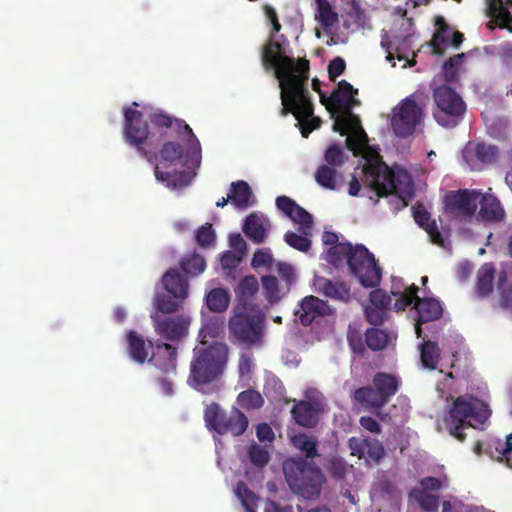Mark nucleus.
Masks as SVG:
<instances>
[{
    "label": "nucleus",
    "mask_w": 512,
    "mask_h": 512,
    "mask_svg": "<svg viewBox=\"0 0 512 512\" xmlns=\"http://www.w3.org/2000/svg\"><path fill=\"white\" fill-rule=\"evenodd\" d=\"M228 358L229 347L223 342L195 347L188 376L190 386L202 390L203 386L219 381L227 367Z\"/></svg>",
    "instance_id": "nucleus-2"
},
{
    "label": "nucleus",
    "mask_w": 512,
    "mask_h": 512,
    "mask_svg": "<svg viewBox=\"0 0 512 512\" xmlns=\"http://www.w3.org/2000/svg\"><path fill=\"white\" fill-rule=\"evenodd\" d=\"M435 25L437 26V30L433 35L431 40V45L433 48V53L435 55H443L444 49L443 45L448 43V37L450 34V27L446 23L444 17L437 16L435 19Z\"/></svg>",
    "instance_id": "nucleus-37"
},
{
    "label": "nucleus",
    "mask_w": 512,
    "mask_h": 512,
    "mask_svg": "<svg viewBox=\"0 0 512 512\" xmlns=\"http://www.w3.org/2000/svg\"><path fill=\"white\" fill-rule=\"evenodd\" d=\"M508 11L509 10L503 5L502 0H490L488 14L495 19L496 23L499 20L504 21L505 17H508Z\"/></svg>",
    "instance_id": "nucleus-60"
},
{
    "label": "nucleus",
    "mask_w": 512,
    "mask_h": 512,
    "mask_svg": "<svg viewBox=\"0 0 512 512\" xmlns=\"http://www.w3.org/2000/svg\"><path fill=\"white\" fill-rule=\"evenodd\" d=\"M124 120L123 135L125 141L146 156L147 152L144 151L143 144L148 139L150 130L148 123L144 120L143 113L132 108H124Z\"/></svg>",
    "instance_id": "nucleus-16"
},
{
    "label": "nucleus",
    "mask_w": 512,
    "mask_h": 512,
    "mask_svg": "<svg viewBox=\"0 0 512 512\" xmlns=\"http://www.w3.org/2000/svg\"><path fill=\"white\" fill-rule=\"evenodd\" d=\"M417 311V319L415 325V332L418 338L422 336V323H428L438 320L443 313L441 303L434 298H417L413 306Z\"/></svg>",
    "instance_id": "nucleus-21"
},
{
    "label": "nucleus",
    "mask_w": 512,
    "mask_h": 512,
    "mask_svg": "<svg viewBox=\"0 0 512 512\" xmlns=\"http://www.w3.org/2000/svg\"><path fill=\"white\" fill-rule=\"evenodd\" d=\"M256 436L260 442H272L275 434L267 423H260L256 427Z\"/></svg>",
    "instance_id": "nucleus-64"
},
{
    "label": "nucleus",
    "mask_w": 512,
    "mask_h": 512,
    "mask_svg": "<svg viewBox=\"0 0 512 512\" xmlns=\"http://www.w3.org/2000/svg\"><path fill=\"white\" fill-rule=\"evenodd\" d=\"M354 250L355 246L349 242L334 245L327 250L325 260L335 267L342 265L344 260L348 264V258L354 253Z\"/></svg>",
    "instance_id": "nucleus-36"
},
{
    "label": "nucleus",
    "mask_w": 512,
    "mask_h": 512,
    "mask_svg": "<svg viewBox=\"0 0 512 512\" xmlns=\"http://www.w3.org/2000/svg\"><path fill=\"white\" fill-rule=\"evenodd\" d=\"M151 123L158 128H170L175 121L163 111H156L150 114Z\"/></svg>",
    "instance_id": "nucleus-61"
},
{
    "label": "nucleus",
    "mask_w": 512,
    "mask_h": 512,
    "mask_svg": "<svg viewBox=\"0 0 512 512\" xmlns=\"http://www.w3.org/2000/svg\"><path fill=\"white\" fill-rule=\"evenodd\" d=\"M317 4L318 18L324 27H330L338 22V15L333 11L328 0H315Z\"/></svg>",
    "instance_id": "nucleus-48"
},
{
    "label": "nucleus",
    "mask_w": 512,
    "mask_h": 512,
    "mask_svg": "<svg viewBox=\"0 0 512 512\" xmlns=\"http://www.w3.org/2000/svg\"><path fill=\"white\" fill-rule=\"evenodd\" d=\"M177 134L187 144L186 157L193 163L201 162V145L192 128L182 119L175 120Z\"/></svg>",
    "instance_id": "nucleus-28"
},
{
    "label": "nucleus",
    "mask_w": 512,
    "mask_h": 512,
    "mask_svg": "<svg viewBox=\"0 0 512 512\" xmlns=\"http://www.w3.org/2000/svg\"><path fill=\"white\" fill-rule=\"evenodd\" d=\"M160 159L161 163H167L169 166L182 163L187 168V170L182 171H162L160 165L155 166L154 174L156 179L170 188L188 186L195 175L194 170L200 166V163L188 161L186 151L183 150L179 143L173 141L164 143L160 150Z\"/></svg>",
    "instance_id": "nucleus-7"
},
{
    "label": "nucleus",
    "mask_w": 512,
    "mask_h": 512,
    "mask_svg": "<svg viewBox=\"0 0 512 512\" xmlns=\"http://www.w3.org/2000/svg\"><path fill=\"white\" fill-rule=\"evenodd\" d=\"M314 286L318 293L332 300L348 303L351 300L350 286L344 281H332L325 277H316Z\"/></svg>",
    "instance_id": "nucleus-23"
},
{
    "label": "nucleus",
    "mask_w": 512,
    "mask_h": 512,
    "mask_svg": "<svg viewBox=\"0 0 512 512\" xmlns=\"http://www.w3.org/2000/svg\"><path fill=\"white\" fill-rule=\"evenodd\" d=\"M356 122L347 120L341 122L340 126L333 124V130L339 132L342 136L348 135L345 140L346 147L356 153L360 149L364 148L368 144V136L361 126V121L356 115Z\"/></svg>",
    "instance_id": "nucleus-19"
},
{
    "label": "nucleus",
    "mask_w": 512,
    "mask_h": 512,
    "mask_svg": "<svg viewBox=\"0 0 512 512\" xmlns=\"http://www.w3.org/2000/svg\"><path fill=\"white\" fill-rule=\"evenodd\" d=\"M276 272L283 283V288L289 291L291 285L296 280L293 266L286 262H277Z\"/></svg>",
    "instance_id": "nucleus-54"
},
{
    "label": "nucleus",
    "mask_w": 512,
    "mask_h": 512,
    "mask_svg": "<svg viewBox=\"0 0 512 512\" xmlns=\"http://www.w3.org/2000/svg\"><path fill=\"white\" fill-rule=\"evenodd\" d=\"M400 386L398 377L377 372L372 379V386H363L354 390L352 400L365 409H381L389 403Z\"/></svg>",
    "instance_id": "nucleus-8"
},
{
    "label": "nucleus",
    "mask_w": 512,
    "mask_h": 512,
    "mask_svg": "<svg viewBox=\"0 0 512 512\" xmlns=\"http://www.w3.org/2000/svg\"><path fill=\"white\" fill-rule=\"evenodd\" d=\"M206 427L220 435L230 433L233 436H241L248 428L247 416L238 408H232L227 414L219 404L211 403L204 410Z\"/></svg>",
    "instance_id": "nucleus-11"
},
{
    "label": "nucleus",
    "mask_w": 512,
    "mask_h": 512,
    "mask_svg": "<svg viewBox=\"0 0 512 512\" xmlns=\"http://www.w3.org/2000/svg\"><path fill=\"white\" fill-rule=\"evenodd\" d=\"M363 183L376 192L378 197L396 194L400 198L413 195V182L404 169L392 170L384 162H369L363 169Z\"/></svg>",
    "instance_id": "nucleus-4"
},
{
    "label": "nucleus",
    "mask_w": 512,
    "mask_h": 512,
    "mask_svg": "<svg viewBox=\"0 0 512 512\" xmlns=\"http://www.w3.org/2000/svg\"><path fill=\"white\" fill-rule=\"evenodd\" d=\"M440 354V348L438 344L434 341H425L420 346L421 363L427 369L434 370L437 368L440 359Z\"/></svg>",
    "instance_id": "nucleus-38"
},
{
    "label": "nucleus",
    "mask_w": 512,
    "mask_h": 512,
    "mask_svg": "<svg viewBox=\"0 0 512 512\" xmlns=\"http://www.w3.org/2000/svg\"><path fill=\"white\" fill-rule=\"evenodd\" d=\"M495 269L492 264H485L477 275L476 293L479 297H487L493 291Z\"/></svg>",
    "instance_id": "nucleus-34"
},
{
    "label": "nucleus",
    "mask_w": 512,
    "mask_h": 512,
    "mask_svg": "<svg viewBox=\"0 0 512 512\" xmlns=\"http://www.w3.org/2000/svg\"><path fill=\"white\" fill-rule=\"evenodd\" d=\"M248 456L251 463L259 468H263L270 460L269 452L262 446L254 443L249 447Z\"/></svg>",
    "instance_id": "nucleus-52"
},
{
    "label": "nucleus",
    "mask_w": 512,
    "mask_h": 512,
    "mask_svg": "<svg viewBox=\"0 0 512 512\" xmlns=\"http://www.w3.org/2000/svg\"><path fill=\"white\" fill-rule=\"evenodd\" d=\"M315 181L325 189L336 190L342 182V175L336 168L328 165H321L315 172Z\"/></svg>",
    "instance_id": "nucleus-33"
},
{
    "label": "nucleus",
    "mask_w": 512,
    "mask_h": 512,
    "mask_svg": "<svg viewBox=\"0 0 512 512\" xmlns=\"http://www.w3.org/2000/svg\"><path fill=\"white\" fill-rule=\"evenodd\" d=\"M409 496L413 498L425 512H436L439 508L438 495L429 494L420 488H413Z\"/></svg>",
    "instance_id": "nucleus-41"
},
{
    "label": "nucleus",
    "mask_w": 512,
    "mask_h": 512,
    "mask_svg": "<svg viewBox=\"0 0 512 512\" xmlns=\"http://www.w3.org/2000/svg\"><path fill=\"white\" fill-rule=\"evenodd\" d=\"M334 313V309L328 302L310 295L304 297L299 303V309L296 310L295 315L298 316L300 323L303 326H309L312 322L323 316H329Z\"/></svg>",
    "instance_id": "nucleus-17"
},
{
    "label": "nucleus",
    "mask_w": 512,
    "mask_h": 512,
    "mask_svg": "<svg viewBox=\"0 0 512 512\" xmlns=\"http://www.w3.org/2000/svg\"><path fill=\"white\" fill-rule=\"evenodd\" d=\"M269 228V220L256 213L248 215L243 223L244 234L255 244H261L266 240Z\"/></svg>",
    "instance_id": "nucleus-27"
},
{
    "label": "nucleus",
    "mask_w": 512,
    "mask_h": 512,
    "mask_svg": "<svg viewBox=\"0 0 512 512\" xmlns=\"http://www.w3.org/2000/svg\"><path fill=\"white\" fill-rule=\"evenodd\" d=\"M436 109L433 112L437 123L446 128L455 127L463 118L466 104L451 87L441 85L433 91Z\"/></svg>",
    "instance_id": "nucleus-9"
},
{
    "label": "nucleus",
    "mask_w": 512,
    "mask_h": 512,
    "mask_svg": "<svg viewBox=\"0 0 512 512\" xmlns=\"http://www.w3.org/2000/svg\"><path fill=\"white\" fill-rule=\"evenodd\" d=\"M387 314L388 311L372 305L366 306L365 308L366 320L374 326L382 325L387 318Z\"/></svg>",
    "instance_id": "nucleus-59"
},
{
    "label": "nucleus",
    "mask_w": 512,
    "mask_h": 512,
    "mask_svg": "<svg viewBox=\"0 0 512 512\" xmlns=\"http://www.w3.org/2000/svg\"><path fill=\"white\" fill-rule=\"evenodd\" d=\"M323 411L320 401L301 400L294 404L291 415L295 422L305 428H314L319 422V415Z\"/></svg>",
    "instance_id": "nucleus-20"
},
{
    "label": "nucleus",
    "mask_w": 512,
    "mask_h": 512,
    "mask_svg": "<svg viewBox=\"0 0 512 512\" xmlns=\"http://www.w3.org/2000/svg\"><path fill=\"white\" fill-rule=\"evenodd\" d=\"M263 292L270 303H275L281 298V288L276 276L266 275L261 278Z\"/></svg>",
    "instance_id": "nucleus-47"
},
{
    "label": "nucleus",
    "mask_w": 512,
    "mask_h": 512,
    "mask_svg": "<svg viewBox=\"0 0 512 512\" xmlns=\"http://www.w3.org/2000/svg\"><path fill=\"white\" fill-rule=\"evenodd\" d=\"M259 290V283L254 275L245 276L241 279L235 292L237 295V303H252V298Z\"/></svg>",
    "instance_id": "nucleus-39"
},
{
    "label": "nucleus",
    "mask_w": 512,
    "mask_h": 512,
    "mask_svg": "<svg viewBox=\"0 0 512 512\" xmlns=\"http://www.w3.org/2000/svg\"><path fill=\"white\" fill-rule=\"evenodd\" d=\"M384 456L383 445L375 439H365L363 447V457L379 462Z\"/></svg>",
    "instance_id": "nucleus-55"
},
{
    "label": "nucleus",
    "mask_w": 512,
    "mask_h": 512,
    "mask_svg": "<svg viewBox=\"0 0 512 512\" xmlns=\"http://www.w3.org/2000/svg\"><path fill=\"white\" fill-rule=\"evenodd\" d=\"M479 197L480 191L476 189L449 191L443 199L445 212L459 220L471 219L477 211Z\"/></svg>",
    "instance_id": "nucleus-14"
},
{
    "label": "nucleus",
    "mask_w": 512,
    "mask_h": 512,
    "mask_svg": "<svg viewBox=\"0 0 512 512\" xmlns=\"http://www.w3.org/2000/svg\"><path fill=\"white\" fill-rule=\"evenodd\" d=\"M284 241L292 248L300 252H308L311 248V241L305 235H298L292 231L284 234Z\"/></svg>",
    "instance_id": "nucleus-53"
},
{
    "label": "nucleus",
    "mask_w": 512,
    "mask_h": 512,
    "mask_svg": "<svg viewBox=\"0 0 512 512\" xmlns=\"http://www.w3.org/2000/svg\"><path fill=\"white\" fill-rule=\"evenodd\" d=\"M370 305L377 308L389 310L391 305V297L382 289H375L369 295Z\"/></svg>",
    "instance_id": "nucleus-57"
},
{
    "label": "nucleus",
    "mask_w": 512,
    "mask_h": 512,
    "mask_svg": "<svg viewBox=\"0 0 512 512\" xmlns=\"http://www.w3.org/2000/svg\"><path fill=\"white\" fill-rule=\"evenodd\" d=\"M348 269L366 288L377 287L382 279V269L374 255L364 246L356 245L348 258Z\"/></svg>",
    "instance_id": "nucleus-12"
},
{
    "label": "nucleus",
    "mask_w": 512,
    "mask_h": 512,
    "mask_svg": "<svg viewBox=\"0 0 512 512\" xmlns=\"http://www.w3.org/2000/svg\"><path fill=\"white\" fill-rule=\"evenodd\" d=\"M235 494L246 512H256L258 497L248 488L246 483L239 481L235 488Z\"/></svg>",
    "instance_id": "nucleus-46"
},
{
    "label": "nucleus",
    "mask_w": 512,
    "mask_h": 512,
    "mask_svg": "<svg viewBox=\"0 0 512 512\" xmlns=\"http://www.w3.org/2000/svg\"><path fill=\"white\" fill-rule=\"evenodd\" d=\"M196 242L199 246L207 247L213 245L216 239L215 231L212 224L205 223L200 226L196 231Z\"/></svg>",
    "instance_id": "nucleus-56"
},
{
    "label": "nucleus",
    "mask_w": 512,
    "mask_h": 512,
    "mask_svg": "<svg viewBox=\"0 0 512 512\" xmlns=\"http://www.w3.org/2000/svg\"><path fill=\"white\" fill-rule=\"evenodd\" d=\"M490 414L488 405L479 398L459 396L444 416V424L451 436L463 442L466 439L463 430L482 425L490 417Z\"/></svg>",
    "instance_id": "nucleus-5"
},
{
    "label": "nucleus",
    "mask_w": 512,
    "mask_h": 512,
    "mask_svg": "<svg viewBox=\"0 0 512 512\" xmlns=\"http://www.w3.org/2000/svg\"><path fill=\"white\" fill-rule=\"evenodd\" d=\"M264 398L261 393L254 389H247L237 396V403L245 410L260 409L264 405Z\"/></svg>",
    "instance_id": "nucleus-43"
},
{
    "label": "nucleus",
    "mask_w": 512,
    "mask_h": 512,
    "mask_svg": "<svg viewBox=\"0 0 512 512\" xmlns=\"http://www.w3.org/2000/svg\"><path fill=\"white\" fill-rule=\"evenodd\" d=\"M414 36V32H408L407 34L401 36V35H394L393 41L389 39L388 32L383 30L381 33V46L388 52L387 60L392 61L394 59V56L390 52V49L392 48L393 44L395 45V51L398 54V59H403V56L401 55L402 51H405L407 48L411 46V40Z\"/></svg>",
    "instance_id": "nucleus-31"
},
{
    "label": "nucleus",
    "mask_w": 512,
    "mask_h": 512,
    "mask_svg": "<svg viewBox=\"0 0 512 512\" xmlns=\"http://www.w3.org/2000/svg\"><path fill=\"white\" fill-rule=\"evenodd\" d=\"M156 333L167 341H178L188 333L189 319L183 316H172L156 319L152 316Z\"/></svg>",
    "instance_id": "nucleus-18"
},
{
    "label": "nucleus",
    "mask_w": 512,
    "mask_h": 512,
    "mask_svg": "<svg viewBox=\"0 0 512 512\" xmlns=\"http://www.w3.org/2000/svg\"><path fill=\"white\" fill-rule=\"evenodd\" d=\"M180 267L187 275L197 276L205 270L206 261L199 254L192 253L181 259Z\"/></svg>",
    "instance_id": "nucleus-42"
},
{
    "label": "nucleus",
    "mask_w": 512,
    "mask_h": 512,
    "mask_svg": "<svg viewBox=\"0 0 512 512\" xmlns=\"http://www.w3.org/2000/svg\"><path fill=\"white\" fill-rule=\"evenodd\" d=\"M323 466L334 480L342 481L345 479L348 470V464L339 454L334 453L327 456Z\"/></svg>",
    "instance_id": "nucleus-35"
},
{
    "label": "nucleus",
    "mask_w": 512,
    "mask_h": 512,
    "mask_svg": "<svg viewBox=\"0 0 512 512\" xmlns=\"http://www.w3.org/2000/svg\"><path fill=\"white\" fill-rule=\"evenodd\" d=\"M283 473L290 489L305 499H317L326 483L322 470L301 457L285 460Z\"/></svg>",
    "instance_id": "nucleus-6"
},
{
    "label": "nucleus",
    "mask_w": 512,
    "mask_h": 512,
    "mask_svg": "<svg viewBox=\"0 0 512 512\" xmlns=\"http://www.w3.org/2000/svg\"><path fill=\"white\" fill-rule=\"evenodd\" d=\"M275 203L277 208L288 217L292 216L294 209L298 205L293 199L285 195L278 196Z\"/></svg>",
    "instance_id": "nucleus-63"
},
{
    "label": "nucleus",
    "mask_w": 512,
    "mask_h": 512,
    "mask_svg": "<svg viewBox=\"0 0 512 512\" xmlns=\"http://www.w3.org/2000/svg\"><path fill=\"white\" fill-rule=\"evenodd\" d=\"M161 282L169 295L157 293L154 298V306L163 314L174 313L188 297L189 283L176 268H169L162 276Z\"/></svg>",
    "instance_id": "nucleus-10"
},
{
    "label": "nucleus",
    "mask_w": 512,
    "mask_h": 512,
    "mask_svg": "<svg viewBox=\"0 0 512 512\" xmlns=\"http://www.w3.org/2000/svg\"><path fill=\"white\" fill-rule=\"evenodd\" d=\"M273 256L269 248L258 249L255 251L251 265L253 268L271 267L273 264Z\"/></svg>",
    "instance_id": "nucleus-58"
},
{
    "label": "nucleus",
    "mask_w": 512,
    "mask_h": 512,
    "mask_svg": "<svg viewBox=\"0 0 512 512\" xmlns=\"http://www.w3.org/2000/svg\"><path fill=\"white\" fill-rule=\"evenodd\" d=\"M150 362L165 373L175 371L177 365V348L168 343H156Z\"/></svg>",
    "instance_id": "nucleus-24"
},
{
    "label": "nucleus",
    "mask_w": 512,
    "mask_h": 512,
    "mask_svg": "<svg viewBox=\"0 0 512 512\" xmlns=\"http://www.w3.org/2000/svg\"><path fill=\"white\" fill-rule=\"evenodd\" d=\"M475 156L483 164H492L497 161L499 150L495 145L481 142L475 147Z\"/></svg>",
    "instance_id": "nucleus-49"
},
{
    "label": "nucleus",
    "mask_w": 512,
    "mask_h": 512,
    "mask_svg": "<svg viewBox=\"0 0 512 512\" xmlns=\"http://www.w3.org/2000/svg\"><path fill=\"white\" fill-rule=\"evenodd\" d=\"M291 444L294 448L301 451L304 459L314 460L319 457L318 439L312 434L298 433L291 438Z\"/></svg>",
    "instance_id": "nucleus-30"
},
{
    "label": "nucleus",
    "mask_w": 512,
    "mask_h": 512,
    "mask_svg": "<svg viewBox=\"0 0 512 512\" xmlns=\"http://www.w3.org/2000/svg\"><path fill=\"white\" fill-rule=\"evenodd\" d=\"M224 331V319L220 316H213L206 319L200 330L199 337L201 344H206L207 338H218Z\"/></svg>",
    "instance_id": "nucleus-40"
},
{
    "label": "nucleus",
    "mask_w": 512,
    "mask_h": 512,
    "mask_svg": "<svg viewBox=\"0 0 512 512\" xmlns=\"http://www.w3.org/2000/svg\"><path fill=\"white\" fill-rule=\"evenodd\" d=\"M422 117L423 111L419 105L411 98L404 99L391 120L394 133L401 138L410 136L420 124Z\"/></svg>",
    "instance_id": "nucleus-15"
},
{
    "label": "nucleus",
    "mask_w": 512,
    "mask_h": 512,
    "mask_svg": "<svg viewBox=\"0 0 512 512\" xmlns=\"http://www.w3.org/2000/svg\"><path fill=\"white\" fill-rule=\"evenodd\" d=\"M358 89H355L346 80H341L337 84L328 101L326 102V109L335 118L336 126H340L341 122L352 120L356 122V115L352 112L353 108L360 105V101L355 98Z\"/></svg>",
    "instance_id": "nucleus-13"
},
{
    "label": "nucleus",
    "mask_w": 512,
    "mask_h": 512,
    "mask_svg": "<svg viewBox=\"0 0 512 512\" xmlns=\"http://www.w3.org/2000/svg\"><path fill=\"white\" fill-rule=\"evenodd\" d=\"M418 290L419 288L415 284H412L404 291L392 290V295L397 297L394 303V309L396 311H404L409 305L415 304L418 298Z\"/></svg>",
    "instance_id": "nucleus-44"
},
{
    "label": "nucleus",
    "mask_w": 512,
    "mask_h": 512,
    "mask_svg": "<svg viewBox=\"0 0 512 512\" xmlns=\"http://www.w3.org/2000/svg\"><path fill=\"white\" fill-rule=\"evenodd\" d=\"M390 340L389 334L378 328H368L365 332L367 346L373 351L383 350Z\"/></svg>",
    "instance_id": "nucleus-45"
},
{
    "label": "nucleus",
    "mask_w": 512,
    "mask_h": 512,
    "mask_svg": "<svg viewBox=\"0 0 512 512\" xmlns=\"http://www.w3.org/2000/svg\"><path fill=\"white\" fill-rule=\"evenodd\" d=\"M230 202L239 209H244L254 204L252 190L246 181L232 182L229 191Z\"/></svg>",
    "instance_id": "nucleus-29"
},
{
    "label": "nucleus",
    "mask_w": 512,
    "mask_h": 512,
    "mask_svg": "<svg viewBox=\"0 0 512 512\" xmlns=\"http://www.w3.org/2000/svg\"><path fill=\"white\" fill-rule=\"evenodd\" d=\"M412 214L415 222L427 232L431 242L437 246L444 247V238L438 230L436 221L431 219V215L426 208L423 205L413 206Z\"/></svg>",
    "instance_id": "nucleus-25"
},
{
    "label": "nucleus",
    "mask_w": 512,
    "mask_h": 512,
    "mask_svg": "<svg viewBox=\"0 0 512 512\" xmlns=\"http://www.w3.org/2000/svg\"><path fill=\"white\" fill-rule=\"evenodd\" d=\"M127 353L129 357L137 364H144L146 361L150 362V357L153 352L154 343L147 341L135 330H129L126 333Z\"/></svg>",
    "instance_id": "nucleus-22"
},
{
    "label": "nucleus",
    "mask_w": 512,
    "mask_h": 512,
    "mask_svg": "<svg viewBox=\"0 0 512 512\" xmlns=\"http://www.w3.org/2000/svg\"><path fill=\"white\" fill-rule=\"evenodd\" d=\"M262 63L274 70L281 89V115L292 114L298 121L302 137L308 138L321 126V119L314 117V106L308 90L310 64L305 58L295 60L285 54L282 45L270 40L262 50Z\"/></svg>",
    "instance_id": "nucleus-1"
},
{
    "label": "nucleus",
    "mask_w": 512,
    "mask_h": 512,
    "mask_svg": "<svg viewBox=\"0 0 512 512\" xmlns=\"http://www.w3.org/2000/svg\"><path fill=\"white\" fill-rule=\"evenodd\" d=\"M228 329L233 342L246 347L260 345L264 337L265 314L255 303H237Z\"/></svg>",
    "instance_id": "nucleus-3"
},
{
    "label": "nucleus",
    "mask_w": 512,
    "mask_h": 512,
    "mask_svg": "<svg viewBox=\"0 0 512 512\" xmlns=\"http://www.w3.org/2000/svg\"><path fill=\"white\" fill-rule=\"evenodd\" d=\"M293 222L299 224V229L304 235H309L313 228L312 215L303 207L297 205L292 216L289 217Z\"/></svg>",
    "instance_id": "nucleus-50"
},
{
    "label": "nucleus",
    "mask_w": 512,
    "mask_h": 512,
    "mask_svg": "<svg viewBox=\"0 0 512 512\" xmlns=\"http://www.w3.org/2000/svg\"><path fill=\"white\" fill-rule=\"evenodd\" d=\"M346 63L343 58L335 57L328 65V75L331 81H335L337 77L344 73Z\"/></svg>",
    "instance_id": "nucleus-62"
},
{
    "label": "nucleus",
    "mask_w": 512,
    "mask_h": 512,
    "mask_svg": "<svg viewBox=\"0 0 512 512\" xmlns=\"http://www.w3.org/2000/svg\"><path fill=\"white\" fill-rule=\"evenodd\" d=\"M324 159L330 167H341L347 160L343 148L339 144H331L324 153Z\"/></svg>",
    "instance_id": "nucleus-51"
},
{
    "label": "nucleus",
    "mask_w": 512,
    "mask_h": 512,
    "mask_svg": "<svg viewBox=\"0 0 512 512\" xmlns=\"http://www.w3.org/2000/svg\"><path fill=\"white\" fill-rule=\"evenodd\" d=\"M207 308L214 313L225 312L230 304V294L224 288H213L205 296Z\"/></svg>",
    "instance_id": "nucleus-32"
},
{
    "label": "nucleus",
    "mask_w": 512,
    "mask_h": 512,
    "mask_svg": "<svg viewBox=\"0 0 512 512\" xmlns=\"http://www.w3.org/2000/svg\"><path fill=\"white\" fill-rule=\"evenodd\" d=\"M480 210L477 218L485 222H499L505 217V211L497 197L491 194H483L480 191Z\"/></svg>",
    "instance_id": "nucleus-26"
}]
</instances>
